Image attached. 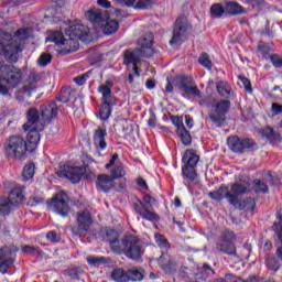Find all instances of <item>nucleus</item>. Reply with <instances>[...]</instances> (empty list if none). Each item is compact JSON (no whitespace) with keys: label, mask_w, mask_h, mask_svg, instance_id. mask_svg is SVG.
<instances>
[{"label":"nucleus","mask_w":282,"mask_h":282,"mask_svg":"<svg viewBox=\"0 0 282 282\" xmlns=\"http://www.w3.org/2000/svg\"><path fill=\"white\" fill-rule=\"evenodd\" d=\"M155 241L160 248H165V250H169V248H171L169 240H166V238L161 234L155 235Z\"/></svg>","instance_id":"nucleus-56"},{"label":"nucleus","mask_w":282,"mask_h":282,"mask_svg":"<svg viewBox=\"0 0 282 282\" xmlns=\"http://www.w3.org/2000/svg\"><path fill=\"white\" fill-rule=\"evenodd\" d=\"M77 225L70 227V232L74 237H87V232L91 230L94 219L91 213L84 210L77 214Z\"/></svg>","instance_id":"nucleus-12"},{"label":"nucleus","mask_w":282,"mask_h":282,"mask_svg":"<svg viewBox=\"0 0 282 282\" xmlns=\"http://www.w3.org/2000/svg\"><path fill=\"white\" fill-rule=\"evenodd\" d=\"M65 34L68 39H78L85 43L89 41V28L78 22H69L68 28L65 29Z\"/></svg>","instance_id":"nucleus-16"},{"label":"nucleus","mask_w":282,"mask_h":282,"mask_svg":"<svg viewBox=\"0 0 282 282\" xmlns=\"http://www.w3.org/2000/svg\"><path fill=\"white\" fill-rule=\"evenodd\" d=\"M39 82H41V74L31 72L26 80H24L23 86L15 90V99L19 102H25V96L26 98H32V91L36 89Z\"/></svg>","instance_id":"nucleus-10"},{"label":"nucleus","mask_w":282,"mask_h":282,"mask_svg":"<svg viewBox=\"0 0 282 282\" xmlns=\"http://www.w3.org/2000/svg\"><path fill=\"white\" fill-rule=\"evenodd\" d=\"M235 241H237V235H235L234 231L230 229H225L224 231H221L216 241L217 252H221L223 254H227L228 257L237 258L238 254Z\"/></svg>","instance_id":"nucleus-7"},{"label":"nucleus","mask_w":282,"mask_h":282,"mask_svg":"<svg viewBox=\"0 0 282 282\" xmlns=\"http://www.w3.org/2000/svg\"><path fill=\"white\" fill-rule=\"evenodd\" d=\"M12 204L11 200H9L8 197L0 198V215L6 216L10 215V212L12 210Z\"/></svg>","instance_id":"nucleus-42"},{"label":"nucleus","mask_w":282,"mask_h":282,"mask_svg":"<svg viewBox=\"0 0 282 282\" xmlns=\"http://www.w3.org/2000/svg\"><path fill=\"white\" fill-rule=\"evenodd\" d=\"M143 279L144 275H142V272L138 270L128 271V281H142Z\"/></svg>","instance_id":"nucleus-57"},{"label":"nucleus","mask_w":282,"mask_h":282,"mask_svg":"<svg viewBox=\"0 0 282 282\" xmlns=\"http://www.w3.org/2000/svg\"><path fill=\"white\" fill-rule=\"evenodd\" d=\"M140 58H151V53L140 48H128L123 52V65H135Z\"/></svg>","instance_id":"nucleus-17"},{"label":"nucleus","mask_w":282,"mask_h":282,"mask_svg":"<svg viewBox=\"0 0 282 282\" xmlns=\"http://www.w3.org/2000/svg\"><path fill=\"white\" fill-rule=\"evenodd\" d=\"M12 263H14V259L0 260V272H2V274H6Z\"/></svg>","instance_id":"nucleus-60"},{"label":"nucleus","mask_w":282,"mask_h":282,"mask_svg":"<svg viewBox=\"0 0 282 282\" xmlns=\"http://www.w3.org/2000/svg\"><path fill=\"white\" fill-rule=\"evenodd\" d=\"M170 120L172 122V124H174V127H176V131H178L180 129H182V127L184 126V120L182 119V117L180 116H170Z\"/></svg>","instance_id":"nucleus-58"},{"label":"nucleus","mask_w":282,"mask_h":282,"mask_svg":"<svg viewBox=\"0 0 282 282\" xmlns=\"http://www.w3.org/2000/svg\"><path fill=\"white\" fill-rule=\"evenodd\" d=\"M41 131H43V128H32L29 130L26 134V144L30 153L36 151V147H39V142H41Z\"/></svg>","instance_id":"nucleus-23"},{"label":"nucleus","mask_w":282,"mask_h":282,"mask_svg":"<svg viewBox=\"0 0 282 282\" xmlns=\"http://www.w3.org/2000/svg\"><path fill=\"white\" fill-rule=\"evenodd\" d=\"M208 197L212 198L214 202H221V199H227L228 204H235L236 198L232 194H230V188L228 185L223 184L219 188L209 192Z\"/></svg>","instance_id":"nucleus-20"},{"label":"nucleus","mask_w":282,"mask_h":282,"mask_svg":"<svg viewBox=\"0 0 282 282\" xmlns=\"http://www.w3.org/2000/svg\"><path fill=\"white\" fill-rule=\"evenodd\" d=\"M216 89L221 98H230L232 96V88L224 80L216 84Z\"/></svg>","instance_id":"nucleus-38"},{"label":"nucleus","mask_w":282,"mask_h":282,"mask_svg":"<svg viewBox=\"0 0 282 282\" xmlns=\"http://www.w3.org/2000/svg\"><path fill=\"white\" fill-rule=\"evenodd\" d=\"M198 63L202 67H205V69H213V61H210V55H208V53H202L198 57Z\"/></svg>","instance_id":"nucleus-49"},{"label":"nucleus","mask_w":282,"mask_h":282,"mask_svg":"<svg viewBox=\"0 0 282 282\" xmlns=\"http://www.w3.org/2000/svg\"><path fill=\"white\" fill-rule=\"evenodd\" d=\"M34 163H29L24 166L22 175L24 177V180H32V177H34Z\"/></svg>","instance_id":"nucleus-51"},{"label":"nucleus","mask_w":282,"mask_h":282,"mask_svg":"<svg viewBox=\"0 0 282 282\" xmlns=\"http://www.w3.org/2000/svg\"><path fill=\"white\" fill-rule=\"evenodd\" d=\"M86 261L88 265H94V268H98V265H107L111 263V258L105 257V256H101V257L88 256L86 258Z\"/></svg>","instance_id":"nucleus-35"},{"label":"nucleus","mask_w":282,"mask_h":282,"mask_svg":"<svg viewBox=\"0 0 282 282\" xmlns=\"http://www.w3.org/2000/svg\"><path fill=\"white\" fill-rule=\"evenodd\" d=\"M253 191L254 193H257V195H261V194L265 195L270 193V188L268 187V184L261 181V178L253 180Z\"/></svg>","instance_id":"nucleus-40"},{"label":"nucleus","mask_w":282,"mask_h":282,"mask_svg":"<svg viewBox=\"0 0 282 282\" xmlns=\"http://www.w3.org/2000/svg\"><path fill=\"white\" fill-rule=\"evenodd\" d=\"M141 208H151L152 204H154L155 198H153L151 195L145 194L143 196V200L138 199Z\"/></svg>","instance_id":"nucleus-53"},{"label":"nucleus","mask_w":282,"mask_h":282,"mask_svg":"<svg viewBox=\"0 0 282 282\" xmlns=\"http://www.w3.org/2000/svg\"><path fill=\"white\" fill-rule=\"evenodd\" d=\"M127 175V172L124 171V165L122 163L117 164L112 170H111V177L112 180H118L119 177H124Z\"/></svg>","instance_id":"nucleus-48"},{"label":"nucleus","mask_w":282,"mask_h":282,"mask_svg":"<svg viewBox=\"0 0 282 282\" xmlns=\"http://www.w3.org/2000/svg\"><path fill=\"white\" fill-rule=\"evenodd\" d=\"M22 252H24V254H39V248L32 247V246H24L22 248Z\"/></svg>","instance_id":"nucleus-64"},{"label":"nucleus","mask_w":282,"mask_h":282,"mask_svg":"<svg viewBox=\"0 0 282 282\" xmlns=\"http://www.w3.org/2000/svg\"><path fill=\"white\" fill-rule=\"evenodd\" d=\"M41 122V113L35 107H31L26 111V122L23 124L24 131H30L34 124Z\"/></svg>","instance_id":"nucleus-26"},{"label":"nucleus","mask_w":282,"mask_h":282,"mask_svg":"<svg viewBox=\"0 0 282 282\" xmlns=\"http://www.w3.org/2000/svg\"><path fill=\"white\" fill-rule=\"evenodd\" d=\"M107 130L98 127L94 131L93 142L97 151H105L107 149Z\"/></svg>","instance_id":"nucleus-24"},{"label":"nucleus","mask_w":282,"mask_h":282,"mask_svg":"<svg viewBox=\"0 0 282 282\" xmlns=\"http://www.w3.org/2000/svg\"><path fill=\"white\" fill-rule=\"evenodd\" d=\"M188 32V21L184 18H177L174 23L173 36L170 40V45H177L182 43V36Z\"/></svg>","instance_id":"nucleus-18"},{"label":"nucleus","mask_w":282,"mask_h":282,"mask_svg":"<svg viewBox=\"0 0 282 282\" xmlns=\"http://www.w3.org/2000/svg\"><path fill=\"white\" fill-rule=\"evenodd\" d=\"M28 39V29L15 31L14 35L2 33L0 39V56H3L8 63H18L19 54L23 52L21 41Z\"/></svg>","instance_id":"nucleus-1"},{"label":"nucleus","mask_w":282,"mask_h":282,"mask_svg":"<svg viewBox=\"0 0 282 282\" xmlns=\"http://www.w3.org/2000/svg\"><path fill=\"white\" fill-rule=\"evenodd\" d=\"M18 252L19 248H17L15 246H4L0 248V261H8V259H14Z\"/></svg>","instance_id":"nucleus-32"},{"label":"nucleus","mask_w":282,"mask_h":282,"mask_svg":"<svg viewBox=\"0 0 282 282\" xmlns=\"http://www.w3.org/2000/svg\"><path fill=\"white\" fill-rule=\"evenodd\" d=\"M46 41L55 43V45H69V48L62 50V54H72L78 50V37H68L65 39V35L61 31L53 32L50 36L46 37Z\"/></svg>","instance_id":"nucleus-14"},{"label":"nucleus","mask_w":282,"mask_h":282,"mask_svg":"<svg viewBox=\"0 0 282 282\" xmlns=\"http://www.w3.org/2000/svg\"><path fill=\"white\" fill-rule=\"evenodd\" d=\"M225 12L231 17H235L237 14H246V9H243V7L237 2H227L225 4Z\"/></svg>","instance_id":"nucleus-37"},{"label":"nucleus","mask_w":282,"mask_h":282,"mask_svg":"<svg viewBox=\"0 0 282 282\" xmlns=\"http://www.w3.org/2000/svg\"><path fill=\"white\" fill-rule=\"evenodd\" d=\"M111 279L116 282H129L128 271L126 272L124 269H115L111 272Z\"/></svg>","instance_id":"nucleus-41"},{"label":"nucleus","mask_w":282,"mask_h":282,"mask_svg":"<svg viewBox=\"0 0 282 282\" xmlns=\"http://www.w3.org/2000/svg\"><path fill=\"white\" fill-rule=\"evenodd\" d=\"M72 98V90L67 87H62L59 94L56 96L57 102H69Z\"/></svg>","instance_id":"nucleus-45"},{"label":"nucleus","mask_w":282,"mask_h":282,"mask_svg":"<svg viewBox=\"0 0 282 282\" xmlns=\"http://www.w3.org/2000/svg\"><path fill=\"white\" fill-rule=\"evenodd\" d=\"M45 202V198L41 196H31L28 200V206H39L40 204H43Z\"/></svg>","instance_id":"nucleus-63"},{"label":"nucleus","mask_w":282,"mask_h":282,"mask_svg":"<svg viewBox=\"0 0 282 282\" xmlns=\"http://www.w3.org/2000/svg\"><path fill=\"white\" fill-rule=\"evenodd\" d=\"M94 73V70H88L86 73H84L83 75L76 76L75 78H73V82L78 85V87H83V85H85V83H87V79L89 78V76H91V74Z\"/></svg>","instance_id":"nucleus-50"},{"label":"nucleus","mask_w":282,"mask_h":282,"mask_svg":"<svg viewBox=\"0 0 282 282\" xmlns=\"http://www.w3.org/2000/svg\"><path fill=\"white\" fill-rule=\"evenodd\" d=\"M46 239L51 241V243H58V241H61V235L55 230H51L46 234Z\"/></svg>","instance_id":"nucleus-61"},{"label":"nucleus","mask_w":282,"mask_h":282,"mask_svg":"<svg viewBox=\"0 0 282 282\" xmlns=\"http://www.w3.org/2000/svg\"><path fill=\"white\" fill-rule=\"evenodd\" d=\"M273 67H275L276 69H281L282 68V54H271L269 56Z\"/></svg>","instance_id":"nucleus-54"},{"label":"nucleus","mask_w":282,"mask_h":282,"mask_svg":"<svg viewBox=\"0 0 282 282\" xmlns=\"http://www.w3.org/2000/svg\"><path fill=\"white\" fill-rule=\"evenodd\" d=\"M224 12H226V8L220 3H215L210 7L212 19H221V17H224Z\"/></svg>","instance_id":"nucleus-44"},{"label":"nucleus","mask_w":282,"mask_h":282,"mask_svg":"<svg viewBox=\"0 0 282 282\" xmlns=\"http://www.w3.org/2000/svg\"><path fill=\"white\" fill-rule=\"evenodd\" d=\"M252 8L258 12H265V10H268V3L265 2V0H256Z\"/></svg>","instance_id":"nucleus-59"},{"label":"nucleus","mask_w":282,"mask_h":282,"mask_svg":"<svg viewBox=\"0 0 282 282\" xmlns=\"http://www.w3.org/2000/svg\"><path fill=\"white\" fill-rule=\"evenodd\" d=\"M158 0H117L119 6L134 8L135 10H149Z\"/></svg>","instance_id":"nucleus-21"},{"label":"nucleus","mask_w":282,"mask_h":282,"mask_svg":"<svg viewBox=\"0 0 282 282\" xmlns=\"http://www.w3.org/2000/svg\"><path fill=\"white\" fill-rule=\"evenodd\" d=\"M257 50L260 54H262V56H263V58H265V61H268V58H270V52H272V46H270V44H268L265 42H259Z\"/></svg>","instance_id":"nucleus-46"},{"label":"nucleus","mask_w":282,"mask_h":282,"mask_svg":"<svg viewBox=\"0 0 282 282\" xmlns=\"http://www.w3.org/2000/svg\"><path fill=\"white\" fill-rule=\"evenodd\" d=\"M139 50H142L145 52V54L151 53V56H153V33H145L143 36L139 37L138 40Z\"/></svg>","instance_id":"nucleus-29"},{"label":"nucleus","mask_w":282,"mask_h":282,"mask_svg":"<svg viewBox=\"0 0 282 282\" xmlns=\"http://www.w3.org/2000/svg\"><path fill=\"white\" fill-rule=\"evenodd\" d=\"M96 186L99 191L109 193V191L115 186V180L109 174H99L97 176Z\"/></svg>","instance_id":"nucleus-25"},{"label":"nucleus","mask_w":282,"mask_h":282,"mask_svg":"<svg viewBox=\"0 0 282 282\" xmlns=\"http://www.w3.org/2000/svg\"><path fill=\"white\" fill-rule=\"evenodd\" d=\"M238 78L240 83H242L246 91H248V94H252V84L250 83V79L242 75H240Z\"/></svg>","instance_id":"nucleus-62"},{"label":"nucleus","mask_w":282,"mask_h":282,"mask_svg":"<svg viewBox=\"0 0 282 282\" xmlns=\"http://www.w3.org/2000/svg\"><path fill=\"white\" fill-rule=\"evenodd\" d=\"M182 175L183 180H187L191 184L197 180V164L199 162V154L194 149H188L185 151L182 158Z\"/></svg>","instance_id":"nucleus-6"},{"label":"nucleus","mask_w":282,"mask_h":282,"mask_svg":"<svg viewBox=\"0 0 282 282\" xmlns=\"http://www.w3.org/2000/svg\"><path fill=\"white\" fill-rule=\"evenodd\" d=\"M176 135L177 138H180L184 147H191V144H193V137L191 135V131H188L186 127L178 128V130H176Z\"/></svg>","instance_id":"nucleus-34"},{"label":"nucleus","mask_w":282,"mask_h":282,"mask_svg":"<svg viewBox=\"0 0 282 282\" xmlns=\"http://www.w3.org/2000/svg\"><path fill=\"white\" fill-rule=\"evenodd\" d=\"M106 241L110 246L111 252L116 254V248H120V235L113 229L106 230Z\"/></svg>","instance_id":"nucleus-31"},{"label":"nucleus","mask_w":282,"mask_h":282,"mask_svg":"<svg viewBox=\"0 0 282 282\" xmlns=\"http://www.w3.org/2000/svg\"><path fill=\"white\" fill-rule=\"evenodd\" d=\"M227 145L232 153H246V151H257V142L250 138H239L231 135L227 138Z\"/></svg>","instance_id":"nucleus-11"},{"label":"nucleus","mask_w":282,"mask_h":282,"mask_svg":"<svg viewBox=\"0 0 282 282\" xmlns=\"http://www.w3.org/2000/svg\"><path fill=\"white\" fill-rule=\"evenodd\" d=\"M173 85L180 91H183V96H195L196 98H202V90L195 85L193 77L186 75L176 76L173 79Z\"/></svg>","instance_id":"nucleus-9"},{"label":"nucleus","mask_w":282,"mask_h":282,"mask_svg":"<svg viewBox=\"0 0 282 282\" xmlns=\"http://www.w3.org/2000/svg\"><path fill=\"white\" fill-rule=\"evenodd\" d=\"M162 261H164V254H161V257L159 258L160 268L165 274H171V272L175 270V261H173L172 259H170L167 263H163Z\"/></svg>","instance_id":"nucleus-43"},{"label":"nucleus","mask_w":282,"mask_h":282,"mask_svg":"<svg viewBox=\"0 0 282 282\" xmlns=\"http://www.w3.org/2000/svg\"><path fill=\"white\" fill-rule=\"evenodd\" d=\"M46 204L50 210L61 215V217H68L69 212L72 210L65 193L55 194L51 199L46 200Z\"/></svg>","instance_id":"nucleus-13"},{"label":"nucleus","mask_w":282,"mask_h":282,"mask_svg":"<svg viewBox=\"0 0 282 282\" xmlns=\"http://www.w3.org/2000/svg\"><path fill=\"white\" fill-rule=\"evenodd\" d=\"M28 141L19 134L9 137L4 142V155L8 160L23 162L28 158Z\"/></svg>","instance_id":"nucleus-4"},{"label":"nucleus","mask_w":282,"mask_h":282,"mask_svg":"<svg viewBox=\"0 0 282 282\" xmlns=\"http://www.w3.org/2000/svg\"><path fill=\"white\" fill-rule=\"evenodd\" d=\"M265 265L269 270H272L273 272H276L279 268H281V263H279V260H276V257L274 256L267 257Z\"/></svg>","instance_id":"nucleus-47"},{"label":"nucleus","mask_w":282,"mask_h":282,"mask_svg":"<svg viewBox=\"0 0 282 282\" xmlns=\"http://www.w3.org/2000/svg\"><path fill=\"white\" fill-rule=\"evenodd\" d=\"M231 206H234V208H237L238 210H254L257 203L253 198L248 197L243 200H237V204Z\"/></svg>","instance_id":"nucleus-36"},{"label":"nucleus","mask_w":282,"mask_h":282,"mask_svg":"<svg viewBox=\"0 0 282 282\" xmlns=\"http://www.w3.org/2000/svg\"><path fill=\"white\" fill-rule=\"evenodd\" d=\"M23 191H25V186L15 185L9 193V197L7 198L11 202L13 206H17L18 204H23V199H25Z\"/></svg>","instance_id":"nucleus-27"},{"label":"nucleus","mask_w":282,"mask_h":282,"mask_svg":"<svg viewBox=\"0 0 282 282\" xmlns=\"http://www.w3.org/2000/svg\"><path fill=\"white\" fill-rule=\"evenodd\" d=\"M102 28L105 34H116L118 32L120 24L116 20H109V18L105 21Z\"/></svg>","instance_id":"nucleus-39"},{"label":"nucleus","mask_w":282,"mask_h":282,"mask_svg":"<svg viewBox=\"0 0 282 282\" xmlns=\"http://www.w3.org/2000/svg\"><path fill=\"white\" fill-rule=\"evenodd\" d=\"M262 138H265L271 144H280L282 142L281 133L274 131L271 127H265L260 131Z\"/></svg>","instance_id":"nucleus-30"},{"label":"nucleus","mask_w":282,"mask_h":282,"mask_svg":"<svg viewBox=\"0 0 282 282\" xmlns=\"http://www.w3.org/2000/svg\"><path fill=\"white\" fill-rule=\"evenodd\" d=\"M262 181L267 184V186H276V176L272 175V172H267L262 176Z\"/></svg>","instance_id":"nucleus-55"},{"label":"nucleus","mask_w":282,"mask_h":282,"mask_svg":"<svg viewBox=\"0 0 282 282\" xmlns=\"http://www.w3.org/2000/svg\"><path fill=\"white\" fill-rule=\"evenodd\" d=\"M228 111H230V100L221 99L214 106V109L208 112V118L215 127H226V116Z\"/></svg>","instance_id":"nucleus-8"},{"label":"nucleus","mask_w":282,"mask_h":282,"mask_svg":"<svg viewBox=\"0 0 282 282\" xmlns=\"http://www.w3.org/2000/svg\"><path fill=\"white\" fill-rule=\"evenodd\" d=\"M134 213L137 215H140L141 218L145 219V221H159L160 216L151 210L149 208L141 207L138 203H134Z\"/></svg>","instance_id":"nucleus-28"},{"label":"nucleus","mask_w":282,"mask_h":282,"mask_svg":"<svg viewBox=\"0 0 282 282\" xmlns=\"http://www.w3.org/2000/svg\"><path fill=\"white\" fill-rule=\"evenodd\" d=\"M113 88V82L112 80H106L105 84H101L98 86L97 91L98 94H101V106L99 108V118L100 120H109L111 117V107L116 105L113 100H116V97H113V91L111 89Z\"/></svg>","instance_id":"nucleus-5"},{"label":"nucleus","mask_w":282,"mask_h":282,"mask_svg":"<svg viewBox=\"0 0 282 282\" xmlns=\"http://www.w3.org/2000/svg\"><path fill=\"white\" fill-rule=\"evenodd\" d=\"M85 18L87 21H90L95 28H100V25H105V21L109 19L107 11L97 8H90L85 12Z\"/></svg>","instance_id":"nucleus-19"},{"label":"nucleus","mask_w":282,"mask_h":282,"mask_svg":"<svg viewBox=\"0 0 282 282\" xmlns=\"http://www.w3.org/2000/svg\"><path fill=\"white\" fill-rule=\"evenodd\" d=\"M84 173H87V167L85 166L64 165L61 167V171L57 172V175L58 177H66L72 184H78Z\"/></svg>","instance_id":"nucleus-15"},{"label":"nucleus","mask_w":282,"mask_h":282,"mask_svg":"<svg viewBox=\"0 0 282 282\" xmlns=\"http://www.w3.org/2000/svg\"><path fill=\"white\" fill-rule=\"evenodd\" d=\"M246 193H248V186L241 183L232 184L230 195H232L236 200H235V204H231V206H237V202L239 200V197H241V195H246Z\"/></svg>","instance_id":"nucleus-33"},{"label":"nucleus","mask_w":282,"mask_h":282,"mask_svg":"<svg viewBox=\"0 0 282 282\" xmlns=\"http://www.w3.org/2000/svg\"><path fill=\"white\" fill-rule=\"evenodd\" d=\"M23 80L21 68L0 62V94L9 96L10 89H17Z\"/></svg>","instance_id":"nucleus-2"},{"label":"nucleus","mask_w":282,"mask_h":282,"mask_svg":"<svg viewBox=\"0 0 282 282\" xmlns=\"http://www.w3.org/2000/svg\"><path fill=\"white\" fill-rule=\"evenodd\" d=\"M115 254H124L131 261H140L144 256V246L140 237L126 235L120 239V246L115 248Z\"/></svg>","instance_id":"nucleus-3"},{"label":"nucleus","mask_w":282,"mask_h":282,"mask_svg":"<svg viewBox=\"0 0 282 282\" xmlns=\"http://www.w3.org/2000/svg\"><path fill=\"white\" fill-rule=\"evenodd\" d=\"M40 111L43 122H52V120L58 116V105H56L55 101H52L51 104L43 105L40 108Z\"/></svg>","instance_id":"nucleus-22"},{"label":"nucleus","mask_w":282,"mask_h":282,"mask_svg":"<svg viewBox=\"0 0 282 282\" xmlns=\"http://www.w3.org/2000/svg\"><path fill=\"white\" fill-rule=\"evenodd\" d=\"M50 63H52V54L42 53L37 59V65H40V67H47Z\"/></svg>","instance_id":"nucleus-52"}]
</instances>
